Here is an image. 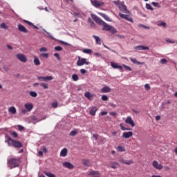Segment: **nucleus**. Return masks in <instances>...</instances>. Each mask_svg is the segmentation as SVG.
I'll return each mask as SVG.
<instances>
[{
	"label": "nucleus",
	"mask_w": 177,
	"mask_h": 177,
	"mask_svg": "<svg viewBox=\"0 0 177 177\" xmlns=\"http://www.w3.org/2000/svg\"><path fill=\"white\" fill-rule=\"evenodd\" d=\"M91 17L93 20H95V23H97V24H100V26H103V31H109L111 34H115V32H117L116 28L107 24V23L104 22V21L97 15H91Z\"/></svg>",
	"instance_id": "nucleus-1"
},
{
	"label": "nucleus",
	"mask_w": 177,
	"mask_h": 177,
	"mask_svg": "<svg viewBox=\"0 0 177 177\" xmlns=\"http://www.w3.org/2000/svg\"><path fill=\"white\" fill-rule=\"evenodd\" d=\"M8 146L15 147V149H21L23 147V143L19 140H13L12 138L8 137V140H6Z\"/></svg>",
	"instance_id": "nucleus-2"
},
{
	"label": "nucleus",
	"mask_w": 177,
	"mask_h": 177,
	"mask_svg": "<svg viewBox=\"0 0 177 177\" xmlns=\"http://www.w3.org/2000/svg\"><path fill=\"white\" fill-rule=\"evenodd\" d=\"M8 165L10 167V169L13 168H17L20 165V159L16 158H12L8 160Z\"/></svg>",
	"instance_id": "nucleus-3"
},
{
	"label": "nucleus",
	"mask_w": 177,
	"mask_h": 177,
	"mask_svg": "<svg viewBox=\"0 0 177 177\" xmlns=\"http://www.w3.org/2000/svg\"><path fill=\"white\" fill-rule=\"evenodd\" d=\"M84 64H89V62H86V58H81V57H79L78 60L77 62V66H84Z\"/></svg>",
	"instance_id": "nucleus-4"
},
{
	"label": "nucleus",
	"mask_w": 177,
	"mask_h": 177,
	"mask_svg": "<svg viewBox=\"0 0 177 177\" xmlns=\"http://www.w3.org/2000/svg\"><path fill=\"white\" fill-rule=\"evenodd\" d=\"M119 9L123 13H130L129 10H128V8H127V6H125V3L124 1L121 2V5L119 6Z\"/></svg>",
	"instance_id": "nucleus-5"
},
{
	"label": "nucleus",
	"mask_w": 177,
	"mask_h": 177,
	"mask_svg": "<svg viewBox=\"0 0 177 177\" xmlns=\"http://www.w3.org/2000/svg\"><path fill=\"white\" fill-rule=\"evenodd\" d=\"M119 16L121 17V19H124L125 20H127V21H130V23H133V19L131 16L125 14H122L121 12H119Z\"/></svg>",
	"instance_id": "nucleus-6"
},
{
	"label": "nucleus",
	"mask_w": 177,
	"mask_h": 177,
	"mask_svg": "<svg viewBox=\"0 0 177 177\" xmlns=\"http://www.w3.org/2000/svg\"><path fill=\"white\" fill-rule=\"evenodd\" d=\"M91 3L93 6H95V8H100V6H103L104 5L103 1L97 0L91 1Z\"/></svg>",
	"instance_id": "nucleus-7"
},
{
	"label": "nucleus",
	"mask_w": 177,
	"mask_h": 177,
	"mask_svg": "<svg viewBox=\"0 0 177 177\" xmlns=\"http://www.w3.org/2000/svg\"><path fill=\"white\" fill-rule=\"evenodd\" d=\"M16 57L18 59V60L22 62V63H26V62H27V57H26L24 54H17Z\"/></svg>",
	"instance_id": "nucleus-8"
},
{
	"label": "nucleus",
	"mask_w": 177,
	"mask_h": 177,
	"mask_svg": "<svg viewBox=\"0 0 177 177\" xmlns=\"http://www.w3.org/2000/svg\"><path fill=\"white\" fill-rule=\"evenodd\" d=\"M152 165L156 168V169H162V168H164L162 165L158 163L157 160H153L152 162Z\"/></svg>",
	"instance_id": "nucleus-9"
},
{
	"label": "nucleus",
	"mask_w": 177,
	"mask_h": 177,
	"mask_svg": "<svg viewBox=\"0 0 177 177\" xmlns=\"http://www.w3.org/2000/svg\"><path fill=\"white\" fill-rule=\"evenodd\" d=\"M63 167L65 168H68V169H74V165L71 164L70 162H64L62 163Z\"/></svg>",
	"instance_id": "nucleus-10"
},
{
	"label": "nucleus",
	"mask_w": 177,
	"mask_h": 177,
	"mask_svg": "<svg viewBox=\"0 0 177 177\" xmlns=\"http://www.w3.org/2000/svg\"><path fill=\"white\" fill-rule=\"evenodd\" d=\"M125 122L127 124H129L131 127H135V122L132 120V118L131 116H128L125 120Z\"/></svg>",
	"instance_id": "nucleus-11"
},
{
	"label": "nucleus",
	"mask_w": 177,
	"mask_h": 177,
	"mask_svg": "<svg viewBox=\"0 0 177 177\" xmlns=\"http://www.w3.org/2000/svg\"><path fill=\"white\" fill-rule=\"evenodd\" d=\"M133 136V133L132 131L124 132L122 134L123 138L125 139H129V138H132Z\"/></svg>",
	"instance_id": "nucleus-12"
},
{
	"label": "nucleus",
	"mask_w": 177,
	"mask_h": 177,
	"mask_svg": "<svg viewBox=\"0 0 177 177\" xmlns=\"http://www.w3.org/2000/svg\"><path fill=\"white\" fill-rule=\"evenodd\" d=\"M111 92V88L109 86H105L101 89V93H109Z\"/></svg>",
	"instance_id": "nucleus-13"
},
{
	"label": "nucleus",
	"mask_w": 177,
	"mask_h": 177,
	"mask_svg": "<svg viewBox=\"0 0 177 177\" xmlns=\"http://www.w3.org/2000/svg\"><path fill=\"white\" fill-rule=\"evenodd\" d=\"M24 107L25 109L28 111H31V110H32V109H34V106L32 105V104L28 102L24 104Z\"/></svg>",
	"instance_id": "nucleus-14"
},
{
	"label": "nucleus",
	"mask_w": 177,
	"mask_h": 177,
	"mask_svg": "<svg viewBox=\"0 0 177 177\" xmlns=\"http://www.w3.org/2000/svg\"><path fill=\"white\" fill-rule=\"evenodd\" d=\"M120 162L122 164H125L126 165H131V164H133V160H124V159H120Z\"/></svg>",
	"instance_id": "nucleus-15"
},
{
	"label": "nucleus",
	"mask_w": 177,
	"mask_h": 177,
	"mask_svg": "<svg viewBox=\"0 0 177 177\" xmlns=\"http://www.w3.org/2000/svg\"><path fill=\"white\" fill-rule=\"evenodd\" d=\"M18 30L21 31V32H25L26 34L28 32V30H27V28H26V27H24V26L21 24L18 25Z\"/></svg>",
	"instance_id": "nucleus-16"
},
{
	"label": "nucleus",
	"mask_w": 177,
	"mask_h": 177,
	"mask_svg": "<svg viewBox=\"0 0 177 177\" xmlns=\"http://www.w3.org/2000/svg\"><path fill=\"white\" fill-rule=\"evenodd\" d=\"M134 49H136V50H149V47L145 46H137Z\"/></svg>",
	"instance_id": "nucleus-17"
},
{
	"label": "nucleus",
	"mask_w": 177,
	"mask_h": 177,
	"mask_svg": "<svg viewBox=\"0 0 177 177\" xmlns=\"http://www.w3.org/2000/svg\"><path fill=\"white\" fill-rule=\"evenodd\" d=\"M84 96H85V97H87V99H88V100H93V97L95 95L91 94V93H89V91H86L84 93Z\"/></svg>",
	"instance_id": "nucleus-18"
},
{
	"label": "nucleus",
	"mask_w": 177,
	"mask_h": 177,
	"mask_svg": "<svg viewBox=\"0 0 177 177\" xmlns=\"http://www.w3.org/2000/svg\"><path fill=\"white\" fill-rule=\"evenodd\" d=\"M130 60L132 63H133L134 64H136L137 66H139L140 64H145V62H140L139 61H137L136 59H133V58H130Z\"/></svg>",
	"instance_id": "nucleus-19"
},
{
	"label": "nucleus",
	"mask_w": 177,
	"mask_h": 177,
	"mask_svg": "<svg viewBox=\"0 0 177 177\" xmlns=\"http://www.w3.org/2000/svg\"><path fill=\"white\" fill-rule=\"evenodd\" d=\"M82 164L84 165V167H91V161H89L88 159H83Z\"/></svg>",
	"instance_id": "nucleus-20"
},
{
	"label": "nucleus",
	"mask_w": 177,
	"mask_h": 177,
	"mask_svg": "<svg viewBox=\"0 0 177 177\" xmlns=\"http://www.w3.org/2000/svg\"><path fill=\"white\" fill-rule=\"evenodd\" d=\"M98 15L106 20V21H111V19L109 17V16L106 15L104 13L99 12Z\"/></svg>",
	"instance_id": "nucleus-21"
},
{
	"label": "nucleus",
	"mask_w": 177,
	"mask_h": 177,
	"mask_svg": "<svg viewBox=\"0 0 177 177\" xmlns=\"http://www.w3.org/2000/svg\"><path fill=\"white\" fill-rule=\"evenodd\" d=\"M93 38L95 39L97 45H102V40L100 39V37H99V36L93 35Z\"/></svg>",
	"instance_id": "nucleus-22"
},
{
	"label": "nucleus",
	"mask_w": 177,
	"mask_h": 177,
	"mask_svg": "<svg viewBox=\"0 0 177 177\" xmlns=\"http://www.w3.org/2000/svg\"><path fill=\"white\" fill-rule=\"evenodd\" d=\"M96 111H97V107L93 106L90 111L91 115H96Z\"/></svg>",
	"instance_id": "nucleus-23"
},
{
	"label": "nucleus",
	"mask_w": 177,
	"mask_h": 177,
	"mask_svg": "<svg viewBox=\"0 0 177 177\" xmlns=\"http://www.w3.org/2000/svg\"><path fill=\"white\" fill-rule=\"evenodd\" d=\"M110 167L111 168H112L113 169H116V168H118V167H120V164L117 162H113L112 163L110 164Z\"/></svg>",
	"instance_id": "nucleus-24"
},
{
	"label": "nucleus",
	"mask_w": 177,
	"mask_h": 177,
	"mask_svg": "<svg viewBox=\"0 0 177 177\" xmlns=\"http://www.w3.org/2000/svg\"><path fill=\"white\" fill-rule=\"evenodd\" d=\"M67 153H68V151H67L66 148H64V149L61 151V152H60V156H61V157H66V156H67Z\"/></svg>",
	"instance_id": "nucleus-25"
},
{
	"label": "nucleus",
	"mask_w": 177,
	"mask_h": 177,
	"mask_svg": "<svg viewBox=\"0 0 177 177\" xmlns=\"http://www.w3.org/2000/svg\"><path fill=\"white\" fill-rule=\"evenodd\" d=\"M8 112L11 113V114H16V113H17L16 108L15 106H10L8 109Z\"/></svg>",
	"instance_id": "nucleus-26"
},
{
	"label": "nucleus",
	"mask_w": 177,
	"mask_h": 177,
	"mask_svg": "<svg viewBox=\"0 0 177 177\" xmlns=\"http://www.w3.org/2000/svg\"><path fill=\"white\" fill-rule=\"evenodd\" d=\"M78 134V129H75L73 131H71L69 133L70 136H75V135Z\"/></svg>",
	"instance_id": "nucleus-27"
},
{
	"label": "nucleus",
	"mask_w": 177,
	"mask_h": 177,
	"mask_svg": "<svg viewBox=\"0 0 177 177\" xmlns=\"http://www.w3.org/2000/svg\"><path fill=\"white\" fill-rule=\"evenodd\" d=\"M34 63L35 66H39V64H41V62H39V59H38V57H35L34 59Z\"/></svg>",
	"instance_id": "nucleus-28"
},
{
	"label": "nucleus",
	"mask_w": 177,
	"mask_h": 177,
	"mask_svg": "<svg viewBox=\"0 0 177 177\" xmlns=\"http://www.w3.org/2000/svg\"><path fill=\"white\" fill-rule=\"evenodd\" d=\"M0 27L1 28H3L4 30H8V28H9V26H8L7 24L5 23H1L0 24Z\"/></svg>",
	"instance_id": "nucleus-29"
},
{
	"label": "nucleus",
	"mask_w": 177,
	"mask_h": 177,
	"mask_svg": "<svg viewBox=\"0 0 177 177\" xmlns=\"http://www.w3.org/2000/svg\"><path fill=\"white\" fill-rule=\"evenodd\" d=\"M42 86L43 88H44V89H45V83H35L34 84H33V86Z\"/></svg>",
	"instance_id": "nucleus-30"
},
{
	"label": "nucleus",
	"mask_w": 177,
	"mask_h": 177,
	"mask_svg": "<svg viewBox=\"0 0 177 177\" xmlns=\"http://www.w3.org/2000/svg\"><path fill=\"white\" fill-rule=\"evenodd\" d=\"M89 176H93V175H100V173L99 171H92L90 173H88Z\"/></svg>",
	"instance_id": "nucleus-31"
},
{
	"label": "nucleus",
	"mask_w": 177,
	"mask_h": 177,
	"mask_svg": "<svg viewBox=\"0 0 177 177\" xmlns=\"http://www.w3.org/2000/svg\"><path fill=\"white\" fill-rule=\"evenodd\" d=\"M118 151H120V152L125 151V147H124L121 145H118Z\"/></svg>",
	"instance_id": "nucleus-32"
},
{
	"label": "nucleus",
	"mask_w": 177,
	"mask_h": 177,
	"mask_svg": "<svg viewBox=\"0 0 177 177\" xmlns=\"http://www.w3.org/2000/svg\"><path fill=\"white\" fill-rule=\"evenodd\" d=\"M83 52L84 53H86L87 55H91V53H92V50L85 48L84 50H83Z\"/></svg>",
	"instance_id": "nucleus-33"
},
{
	"label": "nucleus",
	"mask_w": 177,
	"mask_h": 177,
	"mask_svg": "<svg viewBox=\"0 0 177 177\" xmlns=\"http://www.w3.org/2000/svg\"><path fill=\"white\" fill-rule=\"evenodd\" d=\"M120 129H122V131H131V129H128V128L124 127L122 125V123L120 124Z\"/></svg>",
	"instance_id": "nucleus-34"
},
{
	"label": "nucleus",
	"mask_w": 177,
	"mask_h": 177,
	"mask_svg": "<svg viewBox=\"0 0 177 177\" xmlns=\"http://www.w3.org/2000/svg\"><path fill=\"white\" fill-rule=\"evenodd\" d=\"M10 134L12 136V138H17L19 136V135L17 134V133L16 131H10Z\"/></svg>",
	"instance_id": "nucleus-35"
},
{
	"label": "nucleus",
	"mask_w": 177,
	"mask_h": 177,
	"mask_svg": "<svg viewBox=\"0 0 177 177\" xmlns=\"http://www.w3.org/2000/svg\"><path fill=\"white\" fill-rule=\"evenodd\" d=\"M45 175L48 177H56V175H55L54 174H52L50 172H46Z\"/></svg>",
	"instance_id": "nucleus-36"
},
{
	"label": "nucleus",
	"mask_w": 177,
	"mask_h": 177,
	"mask_svg": "<svg viewBox=\"0 0 177 177\" xmlns=\"http://www.w3.org/2000/svg\"><path fill=\"white\" fill-rule=\"evenodd\" d=\"M72 80H73L74 81H78V80H80V78L78 77V75L73 74L72 75Z\"/></svg>",
	"instance_id": "nucleus-37"
},
{
	"label": "nucleus",
	"mask_w": 177,
	"mask_h": 177,
	"mask_svg": "<svg viewBox=\"0 0 177 177\" xmlns=\"http://www.w3.org/2000/svg\"><path fill=\"white\" fill-rule=\"evenodd\" d=\"M30 95L32 96V97H37L38 96V94L35 91H30Z\"/></svg>",
	"instance_id": "nucleus-38"
},
{
	"label": "nucleus",
	"mask_w": 177,
	"mask_h": 177,
	"mask_svg": "<svg viewBox=\"0 0 177 177\" xmlns=\"http://www.w3.org/2000/svg\"><path fill=\"white\" fill-rule=\"evenodd\" d=\"M158 26L159 27H161V26H162V27H164V28H167V23H165V22H160V23L158 24Z\"/></svg>",
	"instance_id": "nucleus-39"
},
{
	"label": "nucleus",
	"mask_w": 177,
	"mask_h": 177,
	"mask_svg": "<svg viewBox=\"0 0 177 177\" xmlns=\"http://www.w3.org/2000/svg\"><path fill=\"white\" fill-rule=\"evenodd\" d=\"M59 44H62V45H66V46H71V44H70L67 42L63 41L62 40H59Z\"/></svg>",
	"instance_id": "nucleus-40"
},
{
	"label": "nucleus",
	"mask_w": 177,
	"mask_h": 177,
	"mask_svg": "<svg viewBox=\"0 0 177 177\" xmlns=\"http://www.w3.org/2000/svg\"><path fill=\"white\" fill-rule=\"evenodd\" d=\"M123 67L124 69H126L127 71H132V68H131V67L125 65V64H123Z\"/></svg>",
	"instance_id": "nucleus-41"
},
{
	"label": "nucleus",
	"mask_w": 177,
	"mask_h": 177,
	"mask_svg": "<svg viewBox=\"0 0 177 177\" xmlns=\"http://www.w3.org/2000/svg\"><path fill=\"white\" fill-rule=\"evenodd\" d=\"M111 67H113V68H118V64H115L114 62H111Z\"/></svg>",
	"instance_id": "nucleus-42"
},
{
	"label": "nucleus",
	"mask_w": 177,
	"mask_h": 177,
	"mask_svg": "<svg viewBox=\"0 0 177 177\" xmlns=\"http://www.w3.org/2000/svg\"><path fill=\"white\" fill-rule=\"evenodd\" d=\"M113 3L115 5H117V6H118V8H120V5H121V1H120V0H117L113 1Z\"/></svg>",
	"instance_id": "nucleus-43"
},
{
	"label": "nucleus",
	"mask_w": 177,
	"mask_h": 177,
	"mask_svg": "<svg viewBox=\"0 0 177 177\" xmlns=\"http://www.w3.org/2000/svg\"><path fill=\"white\" fill-rule=\"evenodd\" d=\"M53 80V77L52 76H46L45 77V81H52Z\"/></svg>",
	"instance_id": "nucleus-44"
},
{
	"label": "nucleus",
	"mask_w": 177,
	"mask_h": 177,
	"mask_svg": "<svg viewBox=\"0 0 177 177\" xmlns=\"http://www.w3.org/2000/svg\"><path fill=\"white\" fill-rule=\"evenodd\" d=\"M55 50H57V51H60V50H63V48H62V46H55Z\"/></svg>",
	"instance_id": "nucleus-45"
},
{
	"label": "nucleus",
	"mask_w": 177,
	"mask_h": 177,
	"mask_svg": "<svg viewBox=\"0 0 177 177\" xmlns=\"http://www.w3.org/2000/svg\"><path fill=\"white\" fill-rule=\"evenodd\" d=\"M146 8L148 9V10H153V7L149 3L146 4Z\"/></svg>",
	"instance_id": "nucleus-46"
},
{
	"label": "nucleus",
	"mask_w": 177,
	"mask_h": 177,
	"mask_svg": "<svg viewBox=\"0 0 177 177\" xmlns=\"http://www.w3.org/2000/svg\"><path fill=\"white\" fill-rule=\"evenodd\" d=\"M102 100H103L104 102H106V101L109 100V97H107V95H102Z\"/></svg>",
	"instance_id": "nucleus-47"
},
{
	"label": "nucleus",
	"mask_w": 177,
	"mask_h": 177,
	"mask_svg": "<svg viewBox=\"0 0 177 177\" xmlns=\"http://www.w3.org/2000/svg\"><path fill=\"white\" fill-rule=\"evenodd\" d=\"M160 63L162 64H167V63H168V61L167 60V59H160Z\"/></svg>",
	"instance_id": "nucleus-48"
},
{
	"label": "nucleus",
	"mask_w": 177,
	"mask_h": 177,
	"mask_svg": "<svg viewBox=\"0 0 177 177\" xmlns=\"http://www.w3.org/2000/svg\"><path fill=\"white\" fill-rule=\"evenodd\" d=\"M150 85L149 84H146L145 85V90L146 91H150Z\"/></svg>",
	"instance_id": "nucleus-49"
},
{
	"label": "nucleus",
	"mask_w": 177,
	"mask_h": 177,
	"mask_svg": "<svg viewBox=\"0 0 177 177\" xmlns=\"http://www.w3.org/2000/svg\"><path fill=\"white\" fill-rule=\"evenodd\" d=\"M52 106H53V107L54 109H56V108L57 107V106H58L57 102H53L52 103Z\"/></svg>",
	"instance_id": "nucleus-50"
},
{
	"label": "nucleus",
	"mask_w": 177,
	"mask_h": 177,
	"mask_svg": "<svg viewBox=\"0 0 177 177\" xmlns=\"http://www.w3.org/2000/svg\"><path fill=\"white\" fill-rule=\"evenodd\" d=\"M24 23H26V24H28V26H34V24L32 22H30L29 21L27 20H24Z\"/></svg>",
	"instance_id": "nucleus-51"
},
{
	"label": "nucleus",
	"mask_w": 177,
	"mask_h": 177,
	"mask_svg": "<svg viewBox=\"0 0 177 177\" xmlns=\"http://www.w3.org/2000/svg\"><path fill=\"white\" fill-rule=\"evenodd\" d=\"M17 127H18L19 131H24V127L21 125H18Z\"/></svg>",
	"instance_id": "nucleus-52"
},
{
	"label": "nucleus",
	"mask_w": 177,
	"mask_h": 177,
	"mask_svg": "<svg viewBox=\"0 0 177 177\" xmlns=\"http://www.w3.org/2000/svg\"><path fill=\"white\" fill-rule=\"evenodd\" d=\"M54 56L57 57V60H60V55H59V53H55Z\"/></svg>",
	"instance_id": "nucleus-53"
},
{
	"label": "nucleus",
	"mask_w": 177,
	"mask_h": 177,
	"mask_svg": "<svg viewBox=\"0 0 177 177\" xmlns=\"http://www.w3.org/2000/svg\"><path fill=\"white\" fill-rule=\"evenodd\" d=\"M39 81H45V77H38Z\"/></svg>",
	"instance_id": "nucleus-54"
},
{
	"label": "nucleus",
	"mask_w": 177,
	"mask_h": 177,
	"mask_svg": "<svg viewBox=\"0 0 177 177\" xmlns=\"http://www.w3.org/2000/svg\"><path fill=\"white\" fill-rule=\"evenodd\" d=\"M166 41H167V42H168L169 44H175V41H172V40H171V39H167Z\"/></svg>",
	"instance_id": "nucleus-55"
},
{
	"label": "nucleus",
	"mask_w": 177,
	"mask_h": 177,
	"mask_svg": "<svg viewBox=\"0 0 177 177\" xmlns=\"http://www.w3.org/2000/svg\"><path fill=\"white\" fill-rule=\"evenodd\" d=\"M109 114H110V115H112L113 117H115V115H117V113H115V112H110Z\"/></svg>",
	"instance_id": "nucleus-56"
},
{
	"label": "nucleus",
	"mask_w": 177,
	"mask_h": 177,
	"mask_svg": "<svg viewBox=\"0 0 177 177\" xmlns=\"http://www.w3.org/2000/svg\"><path fill=\"white\" fill-rule=\"evenodd\" d=\"M81 74H86V70L85 69H81L80 70Z\"/></svg>",
	"instance_id": "nucleus-57"
},
{
	"label": "nucleus",
	"mask_w": 177,
	"mask_h": 177,
	"mask_svg": "<svg viewBox=\"0 0 177 177\" xmlns=\"http://www.w3.org/2000/svg\"><path fill=\"white\" fill-rule=\"evenodd\" d=\"M21 112L22 114H26V113H27V110H26V109H22L21 110Z\"/></svg>",
	"instance_id": "nucleus-58"
},
{
	"label": "nucleus",
	"mask_w": 177,
	"mask_h": 177,
	"mask_svg": "<svg viewBox=\"0 0 177 177\" xmlns=\"http://www.w3.org/2000/svg\"><path fill=\"white\" fill-rule=\"evenodd\" d=\"M44 155V152H42V151H39V153H38V156L39 157H41Z\"/></svg>",
	"instance_id": "nucleus-59"
},
{
	"label": "nucleus",
	"mask_w": 177,
	"mask_h": 177,
	"mask_svg": "<svg viewBox=\"0 0 177 177\" xmlns=\"http://www.w3.org/2000/svg\"><path fill=\"white\" fill-rule=\"evenodd\" d=\"M93 137L95 139V140H97V138H99V136L97 134H94Z\"/></svg>",
	"instance_id": "nucleus-60"
},
{
	"label": "nucleus",
	"mask_w": 177,
	"mask_h": 177,
	"mask_svg": "<svg viewBox=\"0 0 177 177\" xmlns=\"http://www.w3.org/2000/svg\"><path fill=\"white\" fill-rule=\"evenodd\" d=\"M156 121H160V120H161V116H160V115L156 116Z\"/></svg>",
	"instance_id": "nucleus-61"
},
{
	"label": "nucleus",
	"mask_w": 177,
	"mask_h": 177,
	"mask_svg": "<svg viewBox=\"0 0 177 177\" xmlns=\"http://www.w3.org/2000/svg\"><path fill=\"white\" fill-rule=\"evenodd\" d=\"M101 115H107V111L101 112Z\"/></svg>",
	"instance_id": "nucleus-62"
},
{
	"label": "nucleus",
	"mask_w": 177,
	"mask_h": 177,
	"mask_svg": "<svg viewBox=\"0 0 177 177\" xmlns=\"http://www.w3.org/2000/svg\"><path fill=\"white\" fill-rule=\"evenodd\" d=\"M152 5L153 6H158V3H157V2H152Z\"/></svg>",
	"instance_id": "nucleus-63"
},
{
	"label": "nucleus",
	"mask_w": 177,
	"mask_h": 177,
	"mask_svg": "<svg viewBox=\"0 0 177 177\" xmlns=\"http://www.w3.org/2000/svg\"><path fill=\"white\" fill-rule=\"evenodd\" d=\"M41 59H45V53L41 54Z\"/></svg>",
	"instance_id": "nucleus-64"
}]
</instances>
